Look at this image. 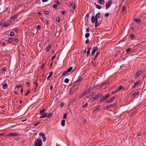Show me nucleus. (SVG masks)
I'll return each instance as SVG.
<instances>
[{"label":"nucleus","instance_id":"obj_6","mask_svg":"<svg viewBox=\"0 0 146 146\" xmlns=\"http://www.w3.org/2000/svg\"><path fill=\"white\" fill-rule=\"evenodd\" d=\"M98 95H96L94 96H93L91 97L90 99L89 100V101H90V102H93L95 100H96L97 99H98Z\"/></svg>","mask_w":146,"mask_h":146},{"label":"nucleus","instance_id":"obj_41","mask_svg":"<svg viewBox=\"0 0 146 146\" xmlns=\"http://www.w3.org/2000/svg\"><path fill=\"white\" fill-rule=\"evenodd\" d=\"M36 29L37 30H40L41 29V27L39 25H38L36 27Z\"/></svg>","mask_w":146,"mask_h":146},{"label":"nucleus","instance_id":"obj_58","mask_svg":"<svg viewBox=\"0 0 146 146\" xmlns=\"http://www.w3.org/2000/svg\"><path fill=\"white\" fill-rule=\"evenodd\" d=\"M44 13L45 15H47L48 13V12L47 11H44Z\"/></svg>","mask_w":146,"mask_h":146},{"label":"nucleus","instance_id":"obj_12","mask_svg":"<svg viewBox=\"0 0 146 146\" xmlns=\"http://www.w3.org/2000/svg\"><path fill=\"white\" fill-rule=\"evenodd\" d=\"M100 108V106H96L94 109L93 111V113H95L96 111L98 110Z\"/></svg>","mask_w":146,"mask_h":146},{"label":"nucleus","instance_id":"obj_59","mask_svg":"<svg viewBox=\"0 0 146 146\" xmlns=\"http://www.w3.org/2000/svg\"><path fill=\"white\" fill-rule=\"evenodd\" d=\"M90 28L89 27V28H88L86 29V31L87 32H88L90 31V29H89Z\"/></svg>","mask_w":146,"mask_h":146},{"label":"nucleus","instance_id":"obj_44","mask_svg":"<svg viewBox=\"0 0 146 146\" xmlns=\"http://www.w3.org/2000/svg\"><path fill=\"white\" fill-rule=\"evenodd\" d=\"M39 135H40L41 136H42L43 137V136H44V134L42 132H41L39 133Z\"/></svg>","mask_w":146,"mask_h":146},{"label":"nucleus","instance_id":"obj_60","mask_svg":"<svg viewBox=\"0 0 146 146\" xmlns=\"http://www.w3.org/2000/svg\"><path fill=\"white\" fill-rule=\"evenodd\" d=\"M53 85H51L50 86V89L51 90V91H52V88H53Z\"/></svg>","mask_w":146,"mask_h":146},{"label":"nucleus","instance_id":"obj_24","mask_svg":"<svg viewBox=\"0 0 146 146\" xmlns=\"http://www.w3.org/2000/svg\"><path fill=\"white\" fill-rule=\"evenodd\" d=\"M88 49L87 52V56L88 57V56L90 54V50L91 49V48L90 47H88Z\"/></svg>","mask_w":146,"mask_h":146},{"label":"nucleus","instance_id":"obj_2","mask_svg":"<svg viewBox=\"0 0 146 146\" xmlns=\"http://www.w3.org/2000/svg\"><path fill=\"white\" fill-rule=\"evenodd\" d=\"M42 144V141L40 138H38L35 140V146H41Z\"/></svg>","mask_w":146,"mask_h":146},{"label":"nucleus","instance_id":"obj_63","mask_svg":"<svg viewBox=\"0 0 146 146\" xmlns=\"http://www.w3.org/2000/svg\"><path fill=\"white\" fill-rule=\"evenodd\" d=\"M65 11H62L61 12L62 15H64L65 13Z\"/></svg>","mask_w":146,"mask_h":146},{"label":"nucleus","instance_id":"obj_55","mask_svg":"<svg viewBox=\"0 0 146 146\" xmlns=\"http://www.w3.org/2000/svg\"><path fill=\"white\" fill-rule=\"evenodd\" d=\"M45 50L47 52H48L49 51L50 49L48 47H47L46 48Z\"/></svg>","mask_w":146,"mask_h":146},{"label":"nucleus","instance_id":"obj_40","mask_svg":"<svg viewBox=\"0 0 146 146\" xmlns=\"http://www.w3.org/2000/svg\"><path fill=\"white\" fill-rule=\"evenodd\" d=\"M130 37L132 39H133L135 37L134 35L132 34L130 35Z\"/></svg>","mask_w":146,"mask_h":146},{"label":"nucleus","instance_id":"obj_48","mask_svg":"<svg viewBox=\"0 0 146 146\" xmlns=\"http://www.w3.org/2000/svg\"><path fill=\"white\" fill-rule=\"evenodd\" d=\"M36 3L38 4H40V0H38L37 1H36Z\"/></svg>","mask_w":146,"mask_h":146},{"label":"nucleus","instance_id":"obj_7","mask_svg":"<svg viewBox=\"0 0 146 146\" xmlns=\"http://www.w3.org/2000/svg\"><path fill=\"white\" fill-rule=\"evenodd\" d=\"M98 49V48L97 46H96L94 47L93 48L92 51L91 55L92 56H93L94 55V54L95 53L96 51H97Z\"/></svg>","mask_w":146,"mask_h":146},{"label":"nucleus","instance_id":"obj_18","mask_svg":"<svg viewBox=\"0 0 146 146\" xmlns=\"http://www.w3.org/2000/svg\"><path fill=\"white\" fill-rule=\"evenodd\" d=\"M142 72V71L141 70H139V71H138L136 74V76H135L136 77H138L141 74Z\"/></svg>","mask_w":146,"mask_h":146},{"label":"nucleus","instance_id":"obj_49","mask_svg":"<svg viewBox=\"0 0 146 146\" xmlns=\"http://www.w3.org/2000/svg\"><path fill=\"white\" fill-rule=\"evenodd\" d=\"M40 123V122H38L35 123L34 125V126H37L38 124Z\"/></svg>","mask_w":146,"mask_h":146},{"label":"nucleus","instance_id":"obj_39","mask_svg":"<svg viewBox=\"0 0 146 146\" xmlns=\"http://www.w3.org/2000/svg\"><path fill=\"white\" fill-rule=\"evenodd\" d=\"M67 112H66V113L64 114V116H63V118H64V119L66 118V116L67 115Z\"/></svg>","mask_w":146,"mask_h":146},{"label":"nucleus","instance_id":"obj_29","mask_svg":"<svg viewBox=\"0 0 146 146\" xmlns=\"http://www.w3.org/2000/svg\"><path fill=\"white\" fill-rule=\"evenodd\" d=\"M82 78H83L81 77V76L78 79L77 81H76V83H77L78 82H80V81H81L82 80Z\"/></svg>","mask_w":146,"mask_h":146},{"label":"nucleus","instance_id":"obj_43","mask_svg":"<svg viewBox=\"0 0 146 146\" xmlns=\"http://www.w3.org/2000/svg\"><path fill=\"white\" fill-rule=\"evenodd\" d=\"M88 105L87 102H86V104L82 106V108H84L85 107H87V106Z\"/></svg>","mask_w":146,"mask_h":146},{"label":"nucleus","instance_id":"obj_25","mask_svg":"<svg viewBox=\"0 0 146 146\" xmlns=\"http://www.w3.org/2000/svg\"><path fill=\"white\" fill-rule=\"evenodd\" d=\"M134 21H135L137 23H139L140 21V19H137V18H135L134 19Z\"/></svg>","mask_w":146,"mask_h":146},{"label":"nucleus","instance_id":"obj_9","mask_svg":"<svg viewBox=\"0 0 146 146\" xmlns=\"http://www.w3.org/2000/svg\"><path fill=\"white\" fill-rule=\"evenodd\" d=\"M115 98V97L113 96L111 99L110 100H107L106 101V102L107 103H110Z\"/></svg>","mask_w":146,"mask_h":146},{"label":"nucleus","instance_id":"obj_32","mask_svg":"<svg viewBox=\"0 0 146 146\" xmlns=\"http://www.w3.org/2000/svg\"><path fill=\"white\" fill-rule=\"evenodd\" d=\"M110 96V94H108L105 96H104L105 97V98L107 99V98H109Z\"/></svg>","mask_w":146,"mask_h":146},{"label":"nucleus","instance_id":"obj_53","mask_svg":"<svg viewBox=\"0 0 146 146\" xmlns=\"http://www.w3.org/2000/svg\"><path fill=\"white\" fill-rule=\"evenodd\" d=\"M55 1L56 3L58 5L60 3L58 0H56Z\"/></svg>","mask_w":146,"mask_h":146},{"label":"nucleus","instance_id":"obj_64","mask_svg":"<svg viewBox=\"0 0 146 146\" xmlns=\"http://www.w3.org/2000/svg\"><path fill=\"white\" fill-rule=\"evenodd\" d=\"M83 121L84 123H85L86 122V120L85 118L83 119Z\"/></svg>","mask_w":146,"mask_h":146},{"label":"nucleus","instance_id":"obj_31","mask_svg":"<svg viewBox=\"0 0 146 146\" xmlns=\"http://www.w3.org/2000/svg\"><path fill=\"white\" fill-rule=\"evenodd\" d=\"M123 88L122 86L121 85L119 87L117 88L116 89L117 90L118 92L120 90Z\"/></svg>","mask_w":146,"mask_h":146},{"label":"nucleus","instance_id":"obj_15","mask_svg":"<svg viewBox=\"0 0 146 146\" xmlns=\"http://www.w3.org/2000/svg\"><path fill=\"white\" fill-rule=\"evenodd\" d=\"M69 5L72 6L73 9H75L76 6L75 3L74 2H72L71 3H70Z\"/></svg>","mask_w":146,"mask_h":146},{"label":"nucleus","instance_id":"obj_47","mask_svg":"<svg viewBox=\"0 0 146 146\" xmlns=\"http://www.w3.org/2000/svg\"><path fill=\"white\" fill-rule=\"evenodd\" d=\"M20 87H21V86H20L19 85H17L16 86H15V89H16V88H19Z\"/></svg>","mask_w":146,"mask_h":146},{"label":"nucleus","instance_id":"obj_26","mask_svg":"<svg viewBox=\"0 0 146 146\" xmlns=\"http://www.w3.org/2000/svg\"><path fill=\"white\" fill-rule=\"evenodd\" d=\"M65 120L64 119H62L61 121V124L62 126H64L65 125Z\"/></svg>","mask_w":146,"mask_h":146},{"label":"nucleus","instance_id":"obj_11","mask_svg":"<svg viewBox=\"0 0 146 146\" xmlns=\"http://www.w3.org/2000/svg\"><path fill=\"white\" fill-rule=\"evenodd\" d=\"M4 82L2 84V85L3 86V88L4 89H6L7 88V84L6 83H4Z\"/></svg>","mask_w":146,"mask_h":146},{"label":"nucleus","instance_id":"obj_52","mask_svg":"<svg viewBox=\"0 0 146 146\" xmlns=\"http://www.w3.org/2000/svg\"><path fill=\"white\" fill-rule=\"evenodd\" d=\"M131 50V49L130 48H128L126 50V51L127 52H130Z\"/></svg>","mask_w":146,"mask_h":146},{"label":"nucleus","instance_id":"obj_33","mask_svg":"<svg viewBox=\"0 0 146 146\" xmlns=\"http://www.w3.org/2000/svg\"><path fill=\"white\" fill-rule=\"evenodd\" d=\"M9 35L11 36H13L15 35V33L13 32H11L10 33Z\"/></svg>","mask_w":146,"mask_h":146},{"label":"nucleus","instance_id":"obj_14","mask_svg":"<svg viewBox=\"0 0 146 146\" xmlns=\"http://www.w3.org/2000/svg\"><path fill=\"white\" fill-rule=\"evenodd\" d=\"M140 82V81H138L135 83L134 84L132 88H135L136 86L139 85Z\"/></svg>","mask_w":146,"mask_h":146},{"label":"nucleus","instance_id":"obj_36","mask_svg":"<svg viewBox=\"0 0 146 146\" xmlns=\"http://www.w3.org/2000/svg\"><path fill=\"white\" fill-rule=\"evenodd\" d=\"M90 34L89 33H87L85 35V36L86 38H88L90 36Z\"/></svg>","mask_w":146,"mask_h":146},{"label":"nucleus","instance_id":"obj_38","mask_svg":"<svg viewBox=\"0 0 146 146\" xmlns=\"http://www.w3.org/2000/svg\"><path fill=\"white\" fill-rule=\"evenodd\" d=\"M68 73V72H67V71H64V72L62 74V76H65V75L67 74Z\"/></svg>","mask_w":146,"mask_h":146},{"label":"nucleus","instance_id":"obj_22","mask_svg":"<svg viewBox=\"0 0 146 146\" xmlns=\"http://www.w3.org/2000/svg\"><path fill=\"white\" fill-rule=\"evenodd\" d=\"M53 113H47L46 115V117L48 118H50L53 115Z\"/></svg>","mask_w":146,"mask_h":146},{"label":"nucleus","instance_id":"obj_37","mask_svg":"<svg viewBox=\"0 0 146 146\" xmlns=\"http://www.w3.org/2000/svg\"><path fill=\"white\" fill-rule=\"evenodd\" d=\"M64 105V104L62 102H61L59 104V106H60V108H62Z\"/></svg>","mask_w":146,"mask_h":146},{"label":"nucleus","instance_id":"obj_46","mask_svg":"<svg viewBox=\"0 0 146 146\" xmlns=\"http://www.w3.org/2000/svg\"><path fill=\"white\" fill-rule=\"evenodd\" d=\"M43 141H45L46 140V138L45 136H43L42 137Z\"/></svg>","mask_w":146,"mask_h":146},{"label":"nucleus","instance_id":"obj_62","mask_svg":"<svg viewBox=\"0 0 146 146\" xmlns=\"http://www.w3.org/2000/svg\"><path fill=\"white\" fill-rule=\"evenodd\" d=\"M18 39L17 38H15V40H14V41L15 42H18Z\"/></svg>","mask_w":146,"mask_h":146},{"label":"nucleus","instance_id":"obj_19","mask_svg":"<svg viewBox=\"0 0 146 146\" xmlns=\"http://www.w3.org/2000/svg\"><path fill=\"white\" fill-rule=\"evenodd\" d=\"M100 53V52L99 51H98L96 52V55H95V56L94 58L93 59V60L94 61L95 60V59L97 58V57L98 56V55Z\"/></svg>","mask_w":146,"mask_h":146},{"label":"nucleus","instance_id":"obj_30","mask_svg":"<svg viewBox=\"0 0 146 146\" xmlns=\"http://www.w3.org/2000/svg\"><path fill=\"white\" fill-rule=\"evenodd\" d=\"M72 69V66H71L69 68L66 70L68 72H70Z\"/></svg>","mask_w":146,"mask_h":146},{"label":"nucleus","instance_id":"obj_3","mask_svg":"<svg viewBox=\"0 0 146 146\" xmlns=\"http://www.w3.org/2000/svg\"><path fill=\"white\" fill-rule=\"evenodd\" d=\"M45 111V108H44L40 111V114L42 116L40 117L39 118H43L46 117L47 113L44 112Z\"/></svg>","mask_w":146,"mask_h":146},{"label":"nucleus","instance_id":"obj_20","mask_svg":"<svg viewBox=\"0 0 146 146\" xmlns=\"http://www.w3.org/2000/svg\"><path fill=\"white\" fill-rule=\"evenodd\" d=\"M74 90L72 89V88H70L69 91V95H71L73 94Z\"/></svg>","mask_w":146,"mask_h":146},{"label":"nucleus","instance_id":"obj_4","mask_svg":"<svg viewBox=\"0 0 146 146\" xmlns=\"http://www.w3.org/2000/svg\"><path fill=\"white\" fill-rule=\"evenodd\" d=\"M7 136L11 137L19 136V134L18 133H11L7 135Z\"/></svg>","mask_w":146,"mask_h":146},{"label":"nucleus","instance_id":"obj_17","mask_svg":"<svg viewBox=\"0 0 146 146\" xmlns=\"http://www.w3.org/2000/svg\"><path fill=\"white\" fill-rule=\"evenodd\" d=\"M104 0H98L97 1V3H98L102 5L104 3Z\"/></svg>","mask_w":146,"mask_h":146},{"label":"nucleus","instance_id":"obj_61","mask_svg":"<svg viewBox=\"0 0 146 146\" xmlns=\"http://www.w3.org/2000/svg\"><path fill=\"white\" fill-rule=\"evenodd\" d=\"M4 25L3 22H0V27L3 25Z\"/></svg>","mask_w":146,"mask_h":146},{"label":"nucleus","instance_id":"obj_23","mask_svg":"<svg viewBox=\"0 0 146 146\" xmlns=\"http://www.w3.org/2000/svg\"><path fill=\"white\" fill-rule=\"evenodd\" d=\"M88 93L87 91H86V90H85L83 92L82 94L81 95V97H83L84 96H85Z\"/></svg>","mask_w":146,"mask_h":146},{"label":"nucleus","instance_id":"obj_56","mask_svg":"<svg viewBox=\"0 0 146 146\" xmlns=\"http://www.w3.org/2000/svg\"><path fill=\"white\" fill-rule=\"evenodd\" d=\"M53 7L54 8H56L57 7V5L56 4H54L53 5Z\"/></svg>","mask_w":146,"mask_h":146},{"label":"nucleus","instance_id":"obj_8","mask_svg":"<svg viewBox=\"0 0 146 146\" xmlns=\"http://www.w3.org/2000/svg\"><path fill=\"white\" fill-rule=\"evenodd\" d=\"M3 23L4 24V25L3 26V27H7L9 26L10 25L11 23V21H9L8 22H7L5 23L4 22H3Z\"/></svg>","mask_w":146,"mask_h":146},{"label":"nucleus","instance_id":"obj_50","mask_svg":"<svg viewBox=\"0 0 146 146\" xmlns=\"http://www.w3.org/2000/svg\"><path fill=\"white\" fill-rule=\"evenodd\" d=\"M6 68L5 67H3L2 68L1 70L3 71H5L6 70Z\"/></svg>","mask_w":146,"mask_h":146},{"label":"nucleus","instance_id":"obj_13","mask_svg":"<svg viewBox=\"0 0 146 146\" xmlns=\"http://www.w3.org/2000/svg\"><path fill=\"white\" fill-rule=\"evenodd\" d=\"M13 38H10L8 40V42L9 43H11L12 44H13L14 45H16V44H15L14 42L13 41Z\"/></svg>","mask_w":146,"mask_h":146},{"label":"nucleus","instance_id":"obj_10","mask_svg":"<svg viewBox=\"0 0 146 146\" xmlns=\"http://www.w3.org/2000/svg\"><path fill=\"white\" fill-rule=\"evenodd\" d=\"M115 104H110V105H108L107 106H106V107H105L104 108V109H108V108H111V107H114L115 106Z\"/></svg>","mask_w":146,"mask_h":146},{"label":"nucleus","instance_id":"obj_27","mask_svg":"<svg viewBox=\"0 0 146 146\" xmlns=\"http://www.w3.org/2000/svg\"><path fill=\"white\" fill-rule=\"evenodd\" d=\"M94 4L95 5L97 8L98 9H100L102 7L98 5H97L96 3H95Z\"/></svg>","mask_w":146,"mask_h":146},{"label":"nucleus","instance_id":"obj_34","mask_svg":"<svg viewBox=\"0 0 146 146\" xmlns=\"http://www.w3.org/2000/svg\"><path fill=\"white\" fill-rule=\"evenodd\" d=\"M109 82H105L103 83L102 84V85L103 86L104 85H108L109 84Z\"/></svg>","mask_w":146,"mask_h":146},{"label":"nucleus","instance_id":"obj_35","mask_svg":"<svg viewBox=\"0 0 146 146\" xmlns=\"http://www.w3.org/2000/svg\"><path fill=\"white\" fill-rule=\"evenodd\" d=\"M69 80L68 79L65 78L64 80V82L67 83H68L69 82Z\"/></svg>","mask_w":146,"mask_h":146},{"label":"nucleus","instance_id":"obj_54","mask_svg":"<svg viewBox=\"0 0 146 146\" xmlns=\"http://www.w3.org/2000/svg\"><path fill=\"white\" fill-rule=\"evenodd\" d=\"M89 41V40L88 39H87L85 41V43L87 44L88 43Z\"/></svg>","mask_w":146,"mask_h":146},{"label":"nucleus","instance_id":"obj_45","mask_svg":"<svg viewBox=\"0 0 146 146\" xmlns=\"http://www.w3.org/2000/svg\"><path fill=\"white\" fill-rule=\"evenodd\" d=\"M109 15L110 14L109 13H105V14L104 15V16L105 17H109Z\"/></svg>","mask_w":146,"mask_h":146},{"label":"nucleus","instance_id":"obj_57","mask_svg":"<svg viewBox=\"0 0 146 146\" xmlns=\"http://www.w3.org/2000/svg\"><path fill=\"white\" fill-rule=\"evenodd\" d=\"M56 53L55 54V55H54L53 57H52V59H51V60H52L54 58H55L56 57Z\"/></svg>","mask_w":146,"mask_h":146},{"label":"nucleus","instance_id":"obj_21","mask_svg":"<svg viewBox=\"0 0 146 146\" xmlns=\"http://www.w3.org/2000/svg\"><path fill=\"white\" fill-rule=\"evenodd\" d=\"M106 100V99L105 98V97L104 96L102 97L101 98L100 100H99V103H101V102L103 101H104Z\"/></svg>","mask_w":146,"mask_h":146},{"label":"nucleus","instance_id":"obj_28","mask_svg":"<svg viewBox=\"0 0 146 146\" xmlns=\"http://www.w3.org/2000/svg\"><path fill=\"white\" fill-rule=\"evenodd\" d=\"M139 92H135L132 95L131 97L132 98H133L134 96H135L136 95H137L138 94Z\"/></svg>","mask_w":146,"mask_h":146},{"label":"nucleus","instance_id":"obj_5","mask_svg":"<svg viewBox=\"0 0 146 146\" xmlns=\"http://www.w3.org/2000/svg\"><path fill=\"white\" fill-rule=\"evenodd\" d=\"M112 1V0H110L108 1V3L106 4V9H107L109 7H110V6L111 5Z\"/></svg>","mask_w":146,"mask_h":146},{"label":"nucleus","instance_id":"obj_42","mask_svg":"<svg viewBox=\"0 0 146 146\" xmlns=\"http://www.w3.org/2000/svg\"><path fill=\"white\" fill-rule=\"evenodd\" d=\"M56 20L58 22H60V18L59 17H57L56 19Z\"/></svg>","mask_w":146,"mask_h":146},{"label":"nucleus","instance_id":"obj_51","mask_svg":"<svg viewBox=\"0 0 146 146\" xmlns=\"http://www.w3.org/2000/svg\"><path fill=\"white\" fill-rule=\"evenodd\" d=\"M52 74H53V72H50L49 73V76H50L51 77V76H52Z\"/></svg>","mask_w":146,"mask_h":146},{"label":"nucleus","instance_id":"obj_1","mask_svg":"<svg viewBox=\"0 0 146 146\" xmlns=\"http://www.w3.org/2000/svg\"><path fill=\"white\" fill-rule=\"evenodd\" d=\"M100 18V13L99 12L96 14L95 17L94 16H92L91 20L93 23H95V27L96 28L102 22V20H100L98 19Z\"/></svg>","mask_w":146,"mask_h":146},{"label":"nucleus","instance_id":"obj_16","mask_svg":"<svg viewBox=\"0 0 146 146\" xmlns=\"http://www.w3.org/2000/svg\"><path fill=\"white\" fill-rule=\"evenodd\" d=\"M18 15L17 14H15L11 17L10 18V19L12 20H14L16 19Z\"/></svg>","mask_w":146,"mask_h":146}]
</instances>
